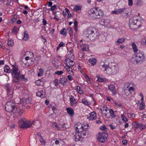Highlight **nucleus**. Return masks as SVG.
I'll return each instance as SVG.
<instances>
[{"label":"nucleus","mask_w":146,"mask_h":146,"mask_svg":"<svg viewBox=\"0 0 146 146\" xmlns=\"http://www.w3.org/2000/svg\"><path fill=\"white\" fill-rule=\"evenodd\" d=\"M12 71L11 72V74L14 81L13 83L15 82L16 84H18L19 83L21 79L25 82H26L27 79L25 78L24 75H20V71L18 69V66L12 65Z\"/></svg>","instance_id":"nucleus-1"},{"label":"nucleus","mask_w":146,"mask_h":146,"mask_svg":"<svg viewBox=\"0 0 146 146\" xmlns=\"http://www.w3.org/2000/svg\"><path fill=\"white\" fill-rule=\"evenodd\" d=\"M86 38L90 40H94L98 37L99 33L97 30L92 26L88 27L83 33Z\"/></svg>","instance_id":"nucleus-2"},{"label":"nucleus","mask_w":146,"mask_h":146,"mask_svg":"<svg viewBox=\"0 0 146 146\" xmlns=\"http://www.w3.org/2000/svg\"><path fill=\"white\" fill-rule=\"evenodd\" d=\"M103 68H105V70L106 73L108 74H114L118 71V66L114 63H111L109 65L104 64L102 66Z\"/></svg>","instance_id":"nucleus-3"},{"label":"nucleus","mask_w":146,"mask_h":146,"mask_svg":"<svg viewBox=\"0 0 146 146\" xmlns=\"http://www.w3.org/2000/svg\"><path fill=\"white\" fill-rule=\"evenodd\" d=\"M135 58L132 62L134 64H141L145 61V59L143 52L139 51L135 54Z\"/></svg>","instance_id":"nucleus-4"},{"label":"nucleus","mask_w":146,"mask_h":146,"mask_svg":"<svg viewBox=\"0 0 146 146\" xmlns=\"http://www.w3.org/2000/svg\"><path fill=\"white\" fill-rule=\"evenodd\" d=\"M97 8H93L88 11L89 15L95 19L102 18L104 15L103 12Z\"/></svg>","instance_id":"nucleus-5"},{"label":"nucleus","mask_w":146,"mask_h":146,"mask_svg":"<svg viewBox=\"0 0 146 146\" xmlns=\"http://www.w3.org/2000/svg\"><path fill=\"white\" fill-rule=\"evenodd\" d=\"M35 121H33L32 122H26V120L24 118H22L19 121V126L21 128H29L33 124L35 125Z\"/></svg>","instance_id":"nucleus-6"},{"label":"nucleus","mask_w":146,"mask_h":146,"mask_svg":"<svg viewBox=\"0 0 146 146\" xmlns=\"http://www.w3.org/2000/svg\"><path fill=\"white\" fill-rule=\"evenodd\" d=\"M13 100H9L7 101L5 105L6 110L8 112L11 113L14 112L16 108Z\"/></svg>","instance_id":"nucleus-7"},{"label":"nucleus","mask_w":146,"mask_h":146,"mask_svg":"<svg viewBox=\"0 0 146 146\" xmlns=\"http://www.w3.org/2000/svg\"><path fill=\"white\" fill-rule=\"evenodd\" d=\"M108 137V134L105 132H103L99 133L98 137V140L100 143H104L105 142Z\"/></svg>","instance_id":"nucleus-8"},{"label":"nucleus","mask_w":146,"mask_h":146,"mask_svg":"<svg viewBox=\"0 0 146 146\" xmlns=\"http://www.w3.org/2000/svg\"><path fill=\"white\" fill-rule=\"evenodd\" d=\"M65 61L66 63V66H68L71 68V67L74 66L75 64V62L71 60L70 59L67 57L66 58Z\"/></svg>","instance_id":"nucleus-9"},{"label":"nucleus","mask_w":146,"mask_h":146,"mask_svg":"<svg viewBox=\"0 0 146 146\" xmlns=\"http://www.w3.org/2000/svg\"><path fill=\"white\" fill-rule=\"evenodd\" d=\"M108 86V89L111 92L112 94H116L117 93L116 91L114 86L113 84H110Z\"/></svg>","instance_id":"nucleus-10"},{"label":"nucleus","mask_w":146,"mask_h":146,"mask_svg":"<svg viewBox=\"0 0 146 146\" xmlns=\"http://www.w3.org/2000/svg\"><path fill=\"white\" fill-rule=\"evenodd\" d=\"M137 16H133V17H131L129 20V24H130V22L131 21H132V24H137V23L138 21V19L137 18Z\"/></svg>","instance_id":"nucleus-11"},{"label":"nucleus","mask_w":146,"mask_h":146,"mask_svg":"<svg viewBox=\"0 0 146 146\" xmlns=\"http://www.w3.org/2000/svg\"><path fill=\"white\" fill-rule=\"evenodd\" d=\"M64 69H66V72L71 75H73L74 74V73L73 71L72 68L68 66H64Z\"/></svg>","instance_id":"nucleus-12"},{"label":"nucleus","mask_w":146,"mask_h":146,"mask_svg":"<svg viewBox=\"0 0 146 146\" xmlns=\"http://www.w3.org/2000/svg\"><path fill=\"white\" fill-rule=\"evenodd\" d=\"M132 21H131L130 22V24H129L130 28L132 30H135L136 29L140 27L139 25H138L137 24H132Z\"/></svg>","instance_id":"nucleus-13"},{"label":"nucleus","mask_w":146,"mask_h":146,"mask_svg":"<svg viewBox=\"0 0 146 146\" xmlns=\"http://www.w3.org/2000/svg\"><path fill=\"white\" fill-rule=\"evenodd\" d=\"M67 113L71 117H73L74 114V111L72 108H66Z\"/></svg>","instance_id":"nucleus-14"},{"label":"nucleus","mask_w":146,"mask_h":146,"mask_svg":"<svg viewBox=\"0 0 146 146\" xmlns=\"http://www.w3.org/2000/svg\"><path fill=\"white\" fill-rule=\"evenodd\" d=\"M70 102L71 106H72L75 105L77 103L73 96L72 95L70 96Z\"/></svg>","instance_id":"nucleus-15"},{"label":"nucleus","mask_w":146,"mask_h":146,"mask_svg":"<svg viewBox=\"0 0 146 146\" xmlns=\"http://www.w3.org/2000/svg\"><path fill=\"white\" fill-rule=\"evenodd\" d=\"M90 116L89 117V120H92L96 118V113L93 112L90 113Z\"/></svg>","instance_id":"nucleus-16"},{"label":"nucleus","mask_w":146,"mask_h":146,"mask_svg":"<svg viewBox=\"0 0 146 146\" xmlns=\"http://www.w3.org/2000/svg\"><path fill=\"white\" fill-rule=\"evenodd\" d=\"M97 81L98 82H104L106 81V79L105 78H103L99 75H97Z\"/></svg>","instance_id":"nucleus-17"},{"label":"nucleus","mask_w":146,"mask_h":146,"mask_svg":"<svg viewBox=\"0 0 146 146\" xmlns=\"http://www.w3.org/2000/svg\"><path fill=\"white\" fill-rule=\"evenodd\" d=\"M74 137L75 141H79L82 138V136L81 135L76 133Z\"/></svg>","instance_id":"nucleus-18"},{"label":"nucleus","mask_w":146,"mask_h":146,"mask_svg":"<svg viewBox=\"0 0 146 146\" xmlns=\"http://www.w3.org/2000/svg\"><path fill=\"white\" fill-rule=\"evenodd\" d=\"M23 103L24 104L25 103L28 104L31 102V98H23Z\"/></svg>","instance_id":"nucleus-19"},{"label":"nucleus","mask_w":146,"mask_h":146,"mask_svg":"<svg viewBox=\"0 0 146 146\" xmlns=\"http://www.w3.org/2000/svg\"><path fill=\"white\" fill-rule=\"evenodd\" d=\"M4 72L6 73H10V72L12 70V69H10L7 65H5L4 67Z\"/></svg>","instance_id":"nucleus-20"},{"label":"nucleus","mask_w":146,"mask_h":146,"mask_svg":"<svg viewBox=\"0 0 146 146\" xmlns=\"http://www.w3.org/2000/svg\"><path fill=\"white\" fill-rule=\"evenodd\" d=\"M99 39L100 42H104L106 40V36L103 35H100L99 37Z\"/></svg>","instance_id":"nucleus-21"},{"label":"nucleus","mask_w":146,"mask_h":146,"mask_svg":"<svg viewBox=\"0 0 146 146\" xmlns=\"http://www.w3.org/2000/svg\"><path fill=\"white\" fill-rule=\"evenodd\" d=\"M132 46L133 48V51L135 52V53H137L138 52V51H138V49L137 48V47L135 44V42H133L132 44Z\"/></svg>","instance_id":"nucleus-22"},{"label":"nucleus","mask_w":146,"mask_h":146,"mask_svg":"<svg viewBox=\"0 0 146 146\" xmlns=\"http://www.w3.org/2000/svg\"><path fill=\"white\" fill-rule=\"evenodd\" d=\"M89 61L91 64L92 65H94L96 63V60L95 58H92L89 59Z\"/></svg>","instance_id":"nucleus-23"},{"label":"nucleus","mask_w":146,"mask_h":146,"mask_svg":"<svg viewBox=\"0 0 146 146\" xmlns=\"http://www.w3.org/2000/svg\"><path fill=\"white\" fill-rule=\"evenodd\" d=\"M130 84V83H126L125 84L124 86V91L125 93H126L127 90V89L129 88Z\"/></svg>","instance_id":"nucleus-24"},{"label":"nucleus","mask_w":146,"mask_h":146,"mask_svg":"<svg viewBox=\"0 0 146 146\" xmlns=\"http://www.w3.org/2000/svg\"><path fill=\"white\" fill-rule=\"evenodd\" d=\"M23 37V40L26 41L29 39V35L26 32H25L24 33Z\"/></svg>","instance_id":"nucleus-25"},{"label":"nucleus","mask_w":146,"mask_h":146,"mask_svg":"<svg viewBox=\"0 0 146 146\" xmlns=\"http://www.w3.org/2000/svg\"><path fill=\"white\" fill-rule=\"evenodd\" d=\"M81 7L79 5H77L75 6L73 10L75 11H76L78 10H81Z\"/></svg>","instance_id":"nucleus-26"},{"label":"nucleus","mask_w":146,"mask_h":146,"mask_svg":"<svg viewBox=\"0 0 146 146\" xmlns=\"http://www.w3.org/2000/svg\"><path fill=\"white\" fill-rule=\"evenodd\" d=\"M57 7V6L56 5H54L53 6H51V7L50 9H47L46 10V11H47V12H48L50 10L52 11H53L55 10V9Z\"/></svg>","instance_id":"nucleus-27"},{"label":"nucleus","mask_w":146,"mask_h":146,"mask_svg":"<svg viewBox=\"0 0 146 146\" xmlns=\"http://www.w3.org/2000/svg\"><path fill=\"white\" fill-rule=\"evenodd\" d=\"M86 128H84L83 127V128H81L79 129H78V130L76 131L77 133H78V134H80L82 135V132Z\"/></svg>","instance_id":"nucleus-28"},{"label":"nucleus","mask_w":146,"mask_h":146,"mask_svg":"<svg viewBox=\"0 0 146 146\" xmlns=\"http://www.w3.org/2000/svg\"><path fill=\"white\" fill-rule=\"evenodd\" d=\"M125 8L118 9V12L119 14H121L122 13H123V14H124V13H125Z\"/></svg>","instance_id":"nucleus-29"},{"label":"nucleus","mask_w":146,"mask_h":146,"mask_svg":"<svg viewBox=\"0 0 146 146\" xmlns=\"http://www.w3.org/2000/svg\"><path fill=\"white\" fill-rule=\"evenodd\" d=\"M133 125L136 128H139V123L137 122H134L133 123Z\"/></svg>","instance_id":"nucleus-30"},{"label":"nucleus","mask_w":146,"mask_h":146,"mask_svg":"<svg viewBox=\"0 0 146 146\" xmlns=\"http://www.w3.org/2000/svg\"><path fill=\"white\" fill-rule=\"evenodd\" d=\"M82 102L85 105H90V103L88 102L87 100H86L84 99H83L82 100Z\"/></svg>","instance_id":"nucleus-31"},{"label":"nucleus","mask_w":146,"mask_h":146,"mask_svg":"<svg viewBox=\"0 0 146 146\" xmlns=\"http://www.w3.org/2000/svg\"><path fill=\"white\" fill-rule=\"evenodd\" d=\"M125 40V39L124 38H119L117 41V42L119 44L123 42Z\"/></svg>","instance_id":"nucleus-32"},{"label":"nucleus","mask_w":146,"mask_h":146,"mask_svg":"<svg viewBox=\"0 0 146 146\" xmlns=\"http://www.w3.org/2000/svg\"><path fill=\"white\" fill-rule=\"evenodd\" d=\"M52 126L53 127L55 128L56 129H57L58 130L60 129L58 126V125L57 124V123H53Z\"/></svg>","instance_id":"nucleus-33"},{"label":"nucleus","mask_w":146,"mask_h":146,"mask_svg":"<svg viewBox=\"0 0 146 146\" xmlns=\"http://www.w3.org/2000/svg\"><path fill=\"white\" fill-rule=\"evenodd\" d=\"M109 112L110 113V115H111V117L113 118H114L115 117V116L114 115V111L112 109H110L109 110Z\"/></svg>","instance_id":"nucleus-34"},{"label":"nucleus","mask_w":146,"mask_h":146,"mask_svg":"<svg viewBox=\"0 0 146 146\" xmlns=\"http://www.w3.org/2000/svg\"><path fill=\"white\" fill-rule=\"evenodd\" d=\"M7 44L8 46H12L13 45V40H9L8 41Z\"/></svg>","instance_id":"nucleus-35"},{"label":"nucleus","mask_w":146,"mask_h":146,"mask_svg":"<svg viewBox=\"0 0 146 146\" xmlns=\"http://www.w3.org/2000/svg\"><path fill=\"white\" fill-rule=\"evenodd\" d=\"M87 46V45L83 44L81 45V50L83 51H86L87 50L86 48V46Z\"/></svg>","instance_id":"nucleus-36"},{"label":"nucleus","mask_w":146,"mask_h":146,"mask_svg":"<svg viewBox=\"0 0 146 146\" xmlns=\"http://www.w3.org/2000/svg\"><path fill=\"white\" fill-rule=\"evenodd\" d=\"M17 15H14L13 18L11 19V22L13 23L15 22L17 20Z\"/></svg>","instance_id":"nucleus-37"},{"label":"nucleus","mask_w":146,"mask_h":146,"mask_svg":"<svg viewBox=\"0 0 146 146\" xmlns=\"http://www.w3.org/2000/svg\"><path fill=\"white\" fill-rule=\"evenodd\" d=\"M83 126L81 124H79V125H78V126L75 127V129L76 131L78 130V129H79L81 128H83Z\"/></svg>","instance_id":"nucleus-38"},{"label":"nucleus","mask_w":146,"mask_h":146,"mask_svg":"<svg viewBox=\"0 0 146 146\" xmlns=\"http://www.w3.org/2000/svg\"><path fill=\"white\" fill-rule=\"evenodd\" d=\"M59 83L62 85H64V78L63 76H62V78H60L59 81Z\"/></svg>","instance_id":"nucleus-39"},{"label":"nucleus","mask_w":146,"mask_h":146,"mask_svg":"<svg viewBox=\"0 0 146 146\" xmlns=\"http://www.w3.org/2000/svg\"><path fill=\"white\" fill-rule=\"evenodd\" d=\"M13 92H11V93H7V97L9 99H12L13 98L12 95Z\"/></svg>","instance_id":"nucleus-40"},{"label":"nucleus","mask_w":146,"mask_h":146,"mask_svg":"<svg viewBox=\"0 0 146 146\" xmlns=\"http://www.w3.org/2000/svg\"><path fill=\"white\" fill-rule=\"evenodd\" d=\"M128 116L131 118H134L135 117V114L133 113H128Z\"/></svg>","instance_id":"nucleus-41"},{"label":"nucleus","mask_w":146,"mask_h":146,"mask_svg":"<svg viewBox=\"0 0 146 146\" xmlns=\"http://www.w3.org/2000/svg\"><path fill=\"white\" fill-rule=\"evenodd\" d=\"M121 117L122 120L124 122H126L127 121V118L125 117V115H121Z\"/></svg>","instance_id":"nucleus-42"},{"label":"nucleus","mask_w":146,"mask_h":146,"mask_svg":"<svg viewBox=\"0 0 146 146\" xmlns=\"http://www.w3.org/2000/svg\"><path fill=\"white\" fill-rule=\"evenodd\" d=\"M64 45V43L62 42H61L59 44V45H58V46L57 47V51H58L59 50L60 48L61 47L63 46Z\"/></svg>","instance_id":"nucleus-43"},{"label":"nucleus","mask_w":146,"mask_h":146,"mask_svg":"<svg viewBox=\"0 0 146 146\" xmlns=\"http://www.w3.org/2000/svg\"><path fill=\"white\" fill-rule=\"evenodd\" d=\"M100 110L101 111L105 110L106 112H107L108 110H109V109L107 107H105L104 106L102 108H101Z\"/></svg>","instance_id":"nucleus-44"},{"label":"nucleus","mask_w":146,"mask_h":146,"mask_svg":"<svg viewBox=\"0 0 146 146\" xmlns=\"http://www.w3.org/2000/svg\"><path fill=\"white\" fill-rule=\"evenodd\" d=\"M24 110L21 109H20L18 111V113H19V115L20 116H21V115L24 113Z\"/></svg>","instance_id":"nucleus-45"},{"label":"nucleus","mask_w":146,"mask_h":146,"mask_svg":"<svg viewBox=\"0 0 146 146\" xmlns=\"http://www.w3.org/2000/svg\"><path fill=\"white\" fill-rule=\"evenodd\" d=\"M42 83V82H41L40 80H37L35 82V84L37 86L41 85Z\"/></svg>","instance_id":"nucleus-46"},{"label":"nucleus","mask_w":146,"mask_h":146,"mask_svg":"<svg viewBox=\"0 0 146 146\" xmlns=\"http://www.w3.org/2000/svg\"><path fill=\"white\" fill-rule=\"evenodd\" d=\"M114 104L115 106H116L117 107H120L122 106L121 104L119 102H115L114 103Z\"/></svg>","instance_id":"nucleus-47"},{"label":"nucleus","mask_w":146,"mask_h":146,"mask_svg":"<svg viewBox=\"0 0 146 146\" xmlns=\"http://www.w3.org/2000/svg\"><path fill=\"white\" fill-rule=\"evenodd\" d=\"M18 28L16 27H14L13 29H12V31L13 33H17Z\"/></svg>","instance_id":"nucleus-48"},{"label":"nucleus","mask_w":146,"mask_h":146,"mask_svg":"<svg viewBox=\"0 0 146 146\" xmlns=\"http://www.w3.org/2000/svg\"><path fill=\"white\" fill-rule=\"evenodd\" d=\"M100 129L105 131H106L107 130L106 127L105 125H103V126H101L100 128Z\"/></svg>","instance_id":"nucleus-49"},{"label":"nucleus","mask_w":146,"mask_h":146,"mask_svg":"<svg viewBox=\"0 0 146 146\" xmlns=\"http://www.w3.org/2000/svg\"><path fill=\"white\" fill-rule=\"evenodd\" d=\"M87 128H86L85 130H84L82 132V135L83 136H85L86 135V133H87L88 132L87 131H86Z\"/></svg>","instance_id":"nucleus-50"},{"label":"nucleus","mask_w":146,"mask_h":146,"mask_svg":"<svg viewBox=\"0 0 146 146\" xmlns=\"http://www.w3.org/2000/svg\"><path fill=\"white\" fill-rule=\"evenodd\" d=\"M63 73V71H57L55 72V74L58 75H60Z\"/></svg>","instance_id":"nucleus-51"},{"label":"nucleus","mask_w":146,"mask_h":146,"mask_svg":"<svg viewBox=\"0 0 146 146\" xmlns=\"http://www.w3.org/2000/svg\"><path fill=\"white\" fill-rule=\"evenodd\" d=\"M139 128H141L142 130L145 127V126L143 124L139 123Z\"/></svg>","instance_id":"nucleus-52"},{"label":"nucleus","mask_w":146,"mask_h":146,"mask_svg":"<svg viewBox=\"0 0 146 146\" xmlns=\"http://www.w3.org/2000/svg\"><path fill=\"white\" fill-rule=\"evenodd\" d=\"M42 92V91H40L36 93V96L38 97H40L41 94Z\"/></svg>","instance_id":"nucleus-53"},{"label":"nucleus","mask_w":146,"mask_h":146,"mask_svg":"<svg viewBox=\"0 0 146 146\" xmlns=\"http://www.w3.org/2000/svg\"><path fill=\"white\" fill-rule=\"evenodd\" d=\"M142 3L141 0H138L136 5L137 6L140 5L142 4Z\"/></svg>","instance_id":"nucleus-54"},{"label":"nucleus","mask_w":146,"mask_h":146,"mask_svg":"<svg viewBox=\"0 0 146 146\" xmlns=\"http://www.w3.org/2000/svg\"><path fill=\"white\" fill-rule=\"evenodd\" d=\"M69 34L70 36L73 35L72 31L71 28H70L68 29Z\"/></svg>","instance_id":"nucleus-55"},{"label":"nucleus","mask_w":146,"mask_h":146,"mask_svg":"<svg viewBox=\"0 0 146 146\" xmlns=\"http://www.w3.org/2000/svg\"><path fill=\"white\" fill-rule=\"evenodd\" d=\"M58 80L57 79H55L54 81V84L55 86H57L58 84Z\"/></svg>","instance_id":"nucleus-56"},{"label":"nucleus","mask_w":146,"mask_h":146,"mask_svg":"<svg viewBox=\"0 0 146 146\" xmlns=\"http://www.w3.org/2000/svg\"><path fill=\"white\" fill-rule=\"evenodd\" d=\"M111 13L113 14H114L116 15L118 14H119L118 9L116 10L115 11H112Z\"/></svg>","instance_id":"nucleus-57"},{"label":"nucleus","mask_w":146,"mask_h":146,"mask_svg":"<svg viewBox=\"0 0 146 146\" xmlns=\"http://www.w3.org/2000/svg\"><path fill=\"white\" fill-rule=\"evenodd\" d=\"M106 116H107L108 117H111V115H110V113L109 112L108 113H105Z\"/></svg>","instance_id":"nucleus-58"},{"label":"nucleus","mask_w":146,"mask_h":146,"mask_svg":"<svg viewBox=\"0 0 146 146\" xmlns=\"http://www.w3.org/2000/svg\"><path fill=\"white\" fill-rule=\"evenodd\" d=\"M37 136L39 137L40 139H43V138L42 136H41V134L40 133H38L37 134Z\"/></svg>","instance_id":"nucleus-59"},{"label":"nucleus","mask_w":146,"mask_h":146,"mask_svg":"<svg viewBox=\"0 0 146 146\" xmlns=\"http://www.w3.org/2000/svg\"><path fill=\"white\" fill-rule=\"evenodd\" d=\"M133 1L132 0H129L128 5L129 6H131L133 5Z\"/></svg>","instance_id":"nucleus-60"},{"label":"nucleus","mask_w":146,"mask_h":146,"mask_svg":"<svg viewBox=\"0 0 146 146\" xmlns=\"http://www.w3.org/2000/svg\"><path fill=\"white\" fill-rule=\"evenodd\" d=\"M6 90L7 91V93H11V88L10 87L7 88H6Z\"/></svg>","instance_id":"nucleus-61"},{"label":"nucleus","mask_w":146,"mask_h":146,"mask_svg":"<svg viewBox=\"0 0 146 146\" xmlns=\"http://www.w3.org/2000/svg\"><path fill=\"white\" fill-rule=\"evenodd\" d=\"M67 78L70 81H71L73 80L72 78L71 75H68L67 76Z\"/></svg>","instance_id":"nucleus-62"},{"label":"nucleus","mask_w":146,"mask_h":146,"mask_svg":"<svg viewBox=\"0 0 146 146\" xmlns=\"http://www.w3.org/2000/svg\"><path fill=\"white\" fill-rule=\"evenodd\" d=\"M134 89V88L133 87H130L128 90H127V91L129 92H130L132 90L133 91Z\"/></svg>","instance_id":"nucleus-63"},{"label":"nucleus","mask_w":146,"mask_h":146,"mask_svg":"<svg viewBox=\"0 0 146 146\" xmlns=\"http://www.w3.org/2000/svg\"><path fill=\"white\" fill-rule=\"evenodd\" d=\"M47 4H48V7H51V6H52V2L50 1Z\"/></svg>","instance_id":"nucleus-64"}]
</instances>
